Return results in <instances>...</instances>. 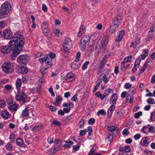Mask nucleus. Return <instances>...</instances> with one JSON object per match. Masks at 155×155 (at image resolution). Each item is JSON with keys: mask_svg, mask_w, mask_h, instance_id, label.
<instances>
[{"mask_svg": "<svg viewBox=\"0 0 155 155\" xmlns=\"http://www.w3.org/2000/svg\"><path fill=\"white\" fill-rule=\"evenodd\" d=\"M24 38L22 35H19L18 37L15 36L13 38V40L15 41L13 44V51L11 55V58L13 60L19 54L24 43Z\"/></svg>", "mask_w": 155, "mask_h": 155, "instance_id": "obj_1", "label": "nucleus"}, {"mask_svg": "<svg viewBox=\"0 0 155 155\" xmlns=\"http://www.w3.org/2000/svg\"><path fill=\"white\" fill-rule=\"evenodd\" d=\"M122 19V17L120 14H117L115 16L110 26V33H114L118 28L121 24Z\"/></svg>", "mask_w": 155, "mask_h": 155, "instance_id": "obj_2", "label": "nucleus"}, {"mask_svg": "<svg viewBox=\"0 0 155 155\" xmlns=\"http://www.w3.org/2000/svg\"><path fill=\"white\" fill-rule=\"evenodd\" d=\"M1 68L4 72L8 74H12L14 70L12 64L9 61L5 62L2 64Z\"/></svg>", "mask_w": 155, "mask_h": 155, "instance_id": "obj_3", "label": "nucleus"}, {"mask_svg": "<svg viewBox=\"0 0 155 155\" xmlns=\"http://www.w3.org/2000/svg\"><path fill=\"white\" fill-rule=\"evenodd\" d=\"M11 8L10 4L6 2L3 3L1 6L0 12L2 15L7 14L10 12Z\"/></svg>", "mask_w": 155, "mask_h": 155, "instance_id": "obj_4", "label": "nucleus"}, {"mask_svg": "<svg viewBox=\"0 0 155 155\" xmlns=\"http://www.w3.org/2000/svg\"><path fill=\"white\" fill-rule=\"evenodd\" d=\"M71 46L72 41L71 40L68 38H65L61 48L62 51L64 52L68 51L70 50Z\"/></svg>", "mask_w": 155, "mask_h": 155, "instance_id": "obj_5", "label": "nucleus"}, {"mask_svg": "<svg viewBox=\"0 0 155 155\" xmlns=\"http://www.w3.org/2000/svg\"><path fill=\"white\" fill-rule=\"evenodd\" d=\"M14 41L11 40L9 42V45H6L2 46L1 48V51L4 54H7L9 53L12 49L13 48V44L14 43Z\"/></svg>", "mask_w": 155, "mask_h": 155, "instance_id": "obj_6", "label": "nucleus"}, {"mask_svg": "<svg viewBox=\"0 0 155 155\" xmlns=\"http://www.w3.org/2000/svg\"><path fill=\"white\" fill-rule=\"evenodd\" d=\"M132 59V57L130 55H129L124 58V61L121 64L120 67L122 70L123 71L126 70L128 68L130 67V64H127L126 66H125V64L127 62H131Z\"/></svg>", "mask_w": 155, "mask_h": 155, "instance_id": "obj_7", "label": "nucleus"}, {"mask_svg": "<svg viewBox=\"0 0 155 155\" xmlns=\"http://www.w3.org/2000/svg\"><path fill=\"white\" fill-rule=\"evenodd\" d=\"M27 97V95L23 91L20 92L18 91L15 97L17 101H22L23 103L24 104L25 103V99Z\"/></svg>", "mask_w": 155, "mask_h": 155, "instance_id": "obj_8", "label": "nucleus"}, {"mask_svg": "<svg viewBox=\"0 0 155 155\" xmlns=\"http://www.w3.org/2000/svg\"><path fill=\"white\" fill-rule=\"evenodd\" d=\"M30 58L27 54H23L20 56L18 58V62L21 64H25L28 62Z\"/></svg>", "mask_w": 155, "mask_h": 155, "instance_id": "obj_9", "label": "nucleus"}, {"mask_svg": "<svg viewBox=\"0 0 155 155\" xmlns=\"http://www.w3.org/2000/svg\"><path fill=\"white\" fill-rule=\"evenodd\" d=\"M98 42L97 39L93 40L89 44V46L88 48V52L91 53L93 52L94 51V47L95 45V48H97V46L96 44Z\"/></svg>", "mask_w": 155, "mask_h": 155, "instance_id": "obj_10", "label": "nucleus"}, {"mask_svg": "<svg viewBox=\"0 0 155 155\" xmlns=\"http://www.w3.org/2000/svg\"><path fill=\"white\" fill-rule=\"evenodd\" d=\"M19 35H18V36L14 35L13 36L12 32L9 30H5L3 32V36L6 39H10L12 38V40L13 38L15 36L18 37Z\"/></svg>", "mask_w": 155, "mask_h": 155, "instance_id": "obj_11", "label": "nucleus"}, {"mask_svg": "<svg viewBox=\"0 0 155 155\" xmlns=\"http://www.w3.org/2000/svg\"><path fill=\"white\" fill-rule=\"evenodd\" d=\"M108 36L107 35L104 36L101 40V44L99 46L100 50H99L98 52L101 51L102 48L104 49L108 43Z\"/></svg>", "mask_w": 155, "mask_h": 155, "instance_id": "obj_12", "label": "nucleus"}, {"mask_svg": "<svg viewBox=\"0 0 155 155\" xmlns=\"http://www.w3.org/2000/svg\"><path fill=\"white\" fill-rule=\"evenodd\" d=\"M62 141L61 140H58L56 143L55 145H54L53 151V153H55L56 152L59 151L60 149V147L61 145Z\"/></svg>", "mask_w": 155, "mask_h": 155, "instance_id": "obj_13", "label": "nucleus"}, {"mask_svg": "<svg viewBox=\"0 0 155 155\" xmlns=\"http://www.w3.org/2000/svg\"><path fill=\"white\" fill-rule=\"evenodd\" d=\"M42 30L43 33L47 37L49 38H51V33L49 29H48L47 26H46L45 27H43L42 28Z\"/></svg>", "mask_w": 155, "mask_h": 155, "instance_id": "obj_14", "label": "nucleus"}, {"mask_svg": "<svg viewBox=\"0 0 155 155\" xmlns=\"http://www.w3.org/2000/svg\"><path fill=\"white\" fill-rule=\"evenodd\" d=\"M78 61L75 60L72 63L71 66V68L74 70H76L79 68L80 66V64L78 62Z\"/></svg>", "mask_w": 155, "mask_h": 155, "instance_id": "obj_15", "label": "nucleus"}, {"mask_svg": "<svg viewBox=\"0 0 155 155\" xmlns=\"http://www.w3.org/2000/svg\"><path fill=\"white\" fill-rule=\"evenodd\" d=\"M2 117L5 119H8L9 116V113L6 110H3L1 113Z\"/></svg>", "mask_w": 155, "mask_h": 155, "instance_id": "obj_16", "label": "nucleus"}, {"mask_svg": "<svg viewBox=\"0 0 155 155\" xmlns=\"http://www.w3.org/2000/svg\"><path fill=\"white\" fill-rule=\"evenodd\" d=\"M124 34V30H121L120 31L119 35L117 36V38L115 40V41L116 42H119L122 39Z\"/></svg>", "mask_w": 155, "mask_h": 155, "instance_id": "obj_17", "label": "nucleus"}, {"mask_svg": "<svg viewBox=\"0 0 155 155\" xmlns=\"http://www.w3.org/2000/svg\"><path fill=\"white\" fill-rule=\"evenodd\" d=\"M74 76L73 74L69 73L67 75L65 79L68 82L74 80Z\"/></svg>", "mask_w": 155, "mask_h": 155, "instance_id": "obj_18", "label": "nucleus"}, {"mask_svg": "<svg viewBox=\"0 0 155 155\" xmlns=\"http://www.w3.org/2000/svg\"><path fill=\"white\" fill-rule=\"evenodd\" d=\"M107 129L112 133H116L119 130L118 127L114 126H108L107 127Z\"/></svg>", "mask_w": 155, "mask_h": 155, "instance_id": "obj_19", "label": "nucleus"}, {"mask_svg": "<svg viewBox=\"0 0 155 155\" xmlns=\"http://www.w3.org/2000/svg\"><path fill=\"white\" fill-rule=\"evenodd\" d=\"M62 97L61 96H58L56 97V100L53 103V104L55 106H59L62 101Z\"/></svg>", "mask_w": 155, "mask_h": 155, "instance_id": "obj_20", "label": "nucleus"}, {"mask_svg": "<svg viewBox=\"0 0 155 155\" xmlns=\"http://www.w3.org/2000/svg\"><path fill=\"white\" fill-rule=\"evenodd\" d=\"M85 30V26L83 25H82L79 28V32L78 34V37H80L84 33Z\"/></svg>", "mask_w": 155, "mask_h": 155, "instance_id": "obj_21", "label": "nucleus"}, {"mask_svg": "<svg viewBox=\"0 0 155 155\" xmlns=\"http://www.w3.org/2000/svg\"><path fill=\"white\" fill-rule=\"evenodd\" d=\"M43 128L42 125H37L33 127L32 130L34 132H36L42 129Z\"/></svg>", "mask_w": 155, "mask_h": 155, "instance_id": "obj_22", "label": "nucleus"}, {"mask_svg": "<svg viewBox=\"0 0 155 155\" xmlns=\"http://www.w3.org/2000/svg\"><path fill=\"white\" fill-rule=\"evenodd\" d=\"M16 143L18 146L20 147H24L25 144L23 140L20 138H18L16 140Z\"/></svg>", "mask_w": 155, "mask_h": 155, "instance_id": "obj_23", "label": "nucleus"}, {"mask_svg": "<svg viewBox=\"0 0 155 155\" xmlns=\"http://www.w3.org/2000/svg\"><path fill=\"white\" fill-rule=\"evenodd\" d=\"M18 106L15 103L9 106L8 108L11 110L14 111H16L17 110Z\"/></svg>", "mask_w": 155, "mask_h": 155, "instance_id": "obj_24", "label": "nucleus"}, {"mask_svg": "<svg viewBox=\"0 0 155 155\" xmlns=\"http://www.w3.org/2000/svg\"><path fill=\"white\" fill-rule=\"evenodd\" d=\"M90 39V37L89 36L85 35L81 38L80 41L86 44Z\"/></svg>", "mask_w": 155, "mask_h": 155, "instance_id": "obj_25", "label": "nucleus"}, {"mask_svg": "<svg viewBox=\"0 0 155 155\" xmlns=\"http://www.w3.org/2000/svg\"><path fill=\"white\" fill-rule=\"evenodd\" d=\"M107 62V59L105 57L103 58L101 62V64L99 65V68L103 69V68L105 64Z\"/></svg>", "mask_w": 155, "mask_h": 155, "instance_id": "obj_26", "label": "nucleus"}, {"mask_svg": "<svg viewBox=\"0 0 155 155\" xmlns=\"http://www.w3.org/2000/svg\"><path fill=\"white\" fill-rule=\"evenodd\" d=\"M134 99V97L133 96L128 94L126 97V101L127 103H132L133 102Z\"/></svg>", "mask_w": 155, "mask_h": 155, "instance_id": "obj_27", "label": "nucleus"}, {"mask_svg": "<svg viewBox=\"0 0 155 155\" xmlns=\"http://www.w3.org/2000/svg\"><path fill=\"white\" fill-rule=\"evenodd\" d=\"M141 143L144 146H147L148 145V138L147 137L143 138L141 140Z\"/></svg>", "mask_w": 155, "mask_h": 155, "instance_id": "obj_28", "label": "nucleus"}, {"mask_svg": "<svg viewBox=\"0 0 155 155\" xmlns=\"http://www.w3.org/2000/svg\"><path fill=\"white\" fill-rule=\"evenodd\" d=\"M29 115L28 111L27 109L26 108L23 110L21 115L23 117H28Z\"/></svg>", "mask_w": 155, "mask_h": 155, "instance_id": "obj_29", "label": "nucleus"}, {"mask_svg": "<svg viewBox=\"0 0 155 155\" xmlns=\"http://www.w3.org/2000/svg\"><path fill=\"white\" fill-rule=\"evenodd\" d=\"M65 142L68 144L64 145V147L70 148L71 146L73 144V142L70 140L65 141Z\"/></svg>", "mask_w": 155, "mask_h": 155, "instance_id": "obj_30", "label": "nucleus"}, {"mask_svg": "<svg viewBox=\"0 0 155 155\" xmlns=\"http://www.w3.org/2000/svg\"><path fill=\"white\" fill-rule=\"evenodd\" d=\"M150 62V61H147L144 64L142 68L140 70V71L139 72V73L140 74H141L144 71L148 63Z\"/></svg>", "mask_w": 155, "mask_h": 155, "instance_id": "obj_31", "label": "nucleus"}, {"mask_svg": "<svg viewBox=\"0 0 155 155\" xmlns=\"http://www.w3.org/2000/svg\"><path fill=\"white\" fill-rule=\"evenodd\" d=\"M117 95L116 94H114L112 96V97L110 100V101L112 102L113 104L115 103L117 99Z\"/></svg>", "mask_w": 155, "mask_h": 155, "instance_id": "obj_32", "label": "nucleus"}, {"mask_svg": "<svg viewBox=\"0 0 155 155\" xmlns=\"http://www.w3.org/2000/svg\"><path fill=\"white\" fill-rule=\"evenodd\" d=\"M16 88L18 90H19V88L21 87V81L20 79H18L16 82Z\"/></svg>", "mask_w": 155, "mask_h": 155, "instance_id": "obj_33", "label": "nucleus"}, {"mask_svg": "<svg viewBox=\"0 0 155 155\" xmlns=\"http://www.w3.org/2000/svg\"><path fill=\"white\" fill-rule=\"evenodd\" d=\"M19 68L21 70V73L24 74H26L28 72V69L26 67L23 66H21Z\"/></svg>", "mask_w": 155, "mask_h": 155, "instance_id": "obj_34", "label": "nucleus"}, {"mask_svg": "<svg viewBox=\"0 0 155 155\" xmlns=\"http://www.w3.org/2000/svg\"><path fill=\"white\" fill-rule=\"evenodd\" d=\"M86 43L80 41L79 43L80 48L81 50L82 51H83L85 50L86 48Z\"/></svg>", "mask_w": 155, "mask_h": 155, "instance_id": "obj_35", "label": "nucleus"}, {"mask_svg": "<svg viewBox=\"0 0 155 155\" xmlns=\"http://www.w3.org/2000/svg\"><path fill=\"white\" fill-rule=\"evenodd\" d=\"M46 66L48 68L51 67L52 65L51 59L48 58V59H47V61L46 62Z\"/></svg>", "mask_w": 155, "mask_h": 155, "instance_id": "obj_36", "label": "nucleus"}, {"mask_svg": "<svg viewBox=\"0 0 155 155\" xmlns=\"http://www.w3.org/2000/svg\"><path fill=\"white\" fill-rule=\"evenodd\" d=\"M113 90L112 89L108 88L106 89L104 91V94L106 96H107L111 93H113Z\"/></svg>", "mask_w": 155, "mask_h": 155, "instance_id": "obj_37", "label": "nucleus"}, {"mask_svg": "<svg viewBox=\"0 0 155 155\" xmlns=\"http://www.w3.org/2000/svg\"><path fill=\"white\" fill-rule=\"evenodd\" d=\"M100 114L103 116L105 115L106 114L105 111L103 109L99 110L97 112V115L99 116Z\"/></svg>", "mask_w": 155, "mask_h": 155, "instance_id": "obj_38", "label": "nucleus"}, {"mask_svg": "<svg viewBox=\"0 0 155 155\" xmlns=\"http://www.w3.org/2000/svg\"><path fill=\"white\" fill-rule=\"evenodd\" d=\"M84 120L83 119H81L79 122L78 126L80 128H82L84 126Z\"/></svg>", "mask_w": 155, "mask_h": 155, "instance_id": "obj_39", "label": "nucleus"}, {"mask_svg": "<svg viewBox=\"0 0 155 155\" xmlns=\"http://www.w3.org/2000/svg\"><path fill=\"white\" fill-rule=\"evenodd\" d=\"M153 35V33L150 32H148V36L147 38L146 39V41H150V38H152Z\"/></svg>", "mask_w": 155, "mask_h": 155, "instance_id": "obj_40", "label": "nucleus"}, {"mask_svg": "<svg viewBox=\"0 0 155 155\" xmlns=\"http://www.w3.org/2000/svg\"><path fill=\"white\" fill-rule=\"evenodd\" d=\"M48 59V55H46V57H42L39 58V61L41 62H46Z\"/></svg>", "mask_w": 155, "mask_h": 155, "instance_id": "obj_41", "label": "nucleus"}, {"mask_svg": "<svg viewBox=\"0 0 155 155\" xmlns=\"http://www.w3.org/2000/svg\"><path fill=\"white\" fill-rule=\"evenodd\" d=\"M142 115V111H139L138 112L134 114V117L136 119H138L139 118L140 116Z\"/></svg>", "mask_w": 155, "mask_h": 155, "instance_id": "obj_42", "label": "nucleus"}, {"mask_svg": "<svg viewBox=\"0 0 155 155\" xmlns=\"http://www.w3.org/2000/svg\"><path fill=\"white\" fill-rule=\"evenodd\" d=\"M89 63V61H86L83 65L82 69L83 71L85 70L87 68V66Z\"/></svg>", "mask_w": 155, "mask_h": 155, "instance_id": "obj_43", "label": "nucleus"}, {"mask_svg": "<svg viewBox=\"0 0 155 155\" xmlns=\"http://www.w3.org/2000/svg\"><path fill=\"white\" fill-rule=\"evenodd\" d=\"M149 125H148L147 126H143L141 129V131L144 133L147 134V129L148 128V126Z\"/></svg>", "mask_w": 155, "mask_h": 155, "instance_id": "obj_44", "label": "nucleus"}, {"mask_svg": "<svg viewBox=\"0 0 155 155\" xmlns=\"http://www.w3.org/2000/svg\"><path fill=\"white\" fill-rule=\"evenodd\" d=\"M150 119L152 121L155 120V112H152L151 114Z\"/></svg>", "mask_w": 155, "mask_h": 155, "instance_id": "obj_45", "label": "nucleus"}, {"mask_svg": "<svg viewBox=\"0 0 155 155\" xmlns=\"http://www.w3.org/2000/svg\"><path fill=\"white\" fill-rule=\"evenodd\" d=\"M147 102L148 104H153L155 103L154 100L152 98H150L147 100Z\"/></svg>", "mask_w": 155, "mask_h": 155, "instance_id": "obj_46", "label": "nucleus"}, {"mask_svg": "<svg viewBox=\"0 0 155 155\" xmlns=\"http://www.w3.org/2000/svg\"><path fill=\"white\" fill-rule=\"evenodd\" d=\"M122 134L124 135L127 136L130 134V132L127 129L125 128L123 131Z\"/></svg>", "mask_w": 155, "mask_h": 155, "instance_id": "obj_47", "label": "nucleus"}, {"mask_svg": "<svg viewBox=\"0 0 155 155\" xmlns=\"http://www.w3.org/2000/svg\"><path fill=\"white\" fill-rule=\"evenodd\" d=\"M6 149L8 150L11 151L12 150V144H8L5 145Z\"/></svg>", "mask_w": 155, "mask_h": 155, "instance_id": "obj_48", "label": "nucleus"}, {"mask_svg": "<svg viewBox=\"0 0 155 155\" xmlns=\"http://www.w3.org/2000/svg\"><path fill=\"white\" fill-rule=\"evenodd\" d=\"M6 100L7 101V102L8 105H10L13 104V100L12 98H9Z\"/></svg>", "mask_w": 155, "mask_h": 155, "instance_id": "obj_49", "label": "nucleus"}, {"mask_svg": "<svg viewBox=\"0 0 155 155\" xmlns=\"http://www.w3.org/2000/svg\"><path fill=\"white\" fill-rule=\"evenodd\" d=\"M141 59L137 58L136 59V61L134 64V66H139L140 63Z\"/></svg>", "mask_w": 155, "mask_h": 155, "instance_id": "obj_50", "label": "nucleus"}, {"mask_svg": "<svg viewBox=\"0 0 155 155\" xmlns=\"http://www.w3.org/2000/svg\"><path fill=\"white\" fill-rule=\"evenodd\" d=\"M125 153H128L130 151V146H126L124 147Z\"/></svg>", "mask_w": 155, "mask_h": 155, "instance_id": "obj_51", "label": "nucleus"}, {"mask_svg": "<svg viewBox=\"0 0 155 155\" xmlns=\"http://www.w3.org/2000/svg\"><path fill=\"white\" fill-rule=\"evenodd\" d=\"M47 69V68H45L43 67L41 68L40 70V71L42 74V75H44L45 73L46 72H45V71Z\"/></svg>", "mask_w": 155, "mask_h": 155, "instance_id": "obj_52", "label": "nucleus"}, {"mask_svg": "<svg viewBox=\"0 0 155 155\" xmlns=\"http://www.w3.org/2000/svg\"><path fill=\"white\" fill-rule=\"evenodd\" d=\"M95 122V119L94 118H91L88 121V123L89 124H93Z\"/></svg>", "mask_w": 155, "mask_h": 155, "instance_id": "obj_53", "label": "nucleus"}, {"mask_svg": "<svg viewBox=\"0 0 155 155\" xmlns=\"http://www.w3.org/2000/svg\"><path fill=\"white\" fill-rule=\"evenodd\" d=\"M87 132V130L86 129L84 130H81L80 132V135L81 136H82L84 135Z\"/></svg>", "mask_w": 155, "mask_h": 155, "instance_id": "obj_54", "label": "nucleus"}, {"mask_svg": "<svg viewBox=\"0 0 155 155\" xmlns=\"http://www.w3.org/2000/svg\"><path fill=\"white\" fill-rule=\"evenodd\" d=\"M148 131L152 133H154L155 132V127L153 126H151L150 127L148 128Z\"/></svg>", "mask_w": 155, "mask_h": 155, "instance_id": "obj_55", "label": "nucleus"}, {"mask_svg": "<svg viewBox=\"0 0 155 155\" xmlns=\"http://www.w3.org/2000/svg\"><path fill=\"white\" fill-rule=\"evenodd\" d=\"M103 80L104 81L105 84H106L109 81V79L107 78L106 75L104 74V76L103 77Z\"/></svg>", "mask_w": 155, "mask_h": 155, "instance_id": "obj_56", "label": "nucleus"}, {"mask_svg": "<svg viewBox=\"0 0 155 155\" xmlns=\"http://www.w3.org/2000/svg\"><path fill=\"white\" fill-rule=\"evenodd\" d=\"M155 58V52H153V53L151 55V58L150 60L148 61H150V63H151L152 61L153 60L154 58Z\"/></svg>", "mask_w": 155, "mask_h": 155, "instance_id": "obj_57", "label": "nucleus"}, {"mask_svg": "<svg viewBox=\"0 0 155 155\" xmlns=\"http://www.w3.org/2000/svg\"><path fill=\"white\" fill-rule=\"evenodd\" d=\"M80 146V144L78 143L76 146H73V149L76 151H77L79 148Z\"/></svg>", "mask_w": 155, "mask_h": 155, "instance_id": "obj_58", "label": "nucleus"}, {"mask_svg": "<svg viewBox=\"0 0 155 155\" xmlns=\"http://www.w3.org/2000/svg\"><path fill=\"white\" fill-rule=\"evenodd\" d=\"M15 138V136L14 134H11L9 137V139L11 142L13 143L14 142V139Z\"/></svg>", "mask_w": 155, "mask_h": 155, "instance_id": "obj_59", "label": "nucleus"}, {"mask_svg": "<svg viewBox=\"0 0 155 155\" xmlns=\"http://www.w3.org/2000/svg\"><path fill=\"white\" fill-rule=\"evenodd\" d=\"M5 102L2 100H0V107H3L5 106Z\"/></svg>", "mask_w": 155, "mask_h": 155, "instance_id": "obj_60", "label": "nucleus"}, {"mask_svg": "<svg viewBox=\"0 0 155 155\" xmlns=\"http://www.w3.org/2000/svg\"><path fill=\"white\" fill-rule=\"evenodd\" d=\"M54 33L56 36H58L59 35L60 31L58 29H56L54 30Z\"/></svg>", "mask_w": 155, "mask_h": 155, "instance_id": "obj_61", "label": "nucleus"}, {"mask_svg": "<svg viewBox=\"0 0 155 155\" xmlns=\"http://www.w3.org/2000/svg\"><path fill=\"white\" fill-rule=\"evenodd\" d=\"M131 86V84H130L129 83H126L124 86V87L126 89H128L130 88Z\"/></svg>", "mask_w": 155, "mask_h": 155, "instance_id": "obj_62", "label": "nucleus"}, {"mask_svg": "<svg viewBox=\"0 0 155 155\" xmlns=\"http://www.w3.org/2000/svg\"><path fill=\"white\" fill-rule=\"evenodd\" d=\"M77 99V95L75 94L74 96L71 98V100L72 101H76Z\"/></svg>", "mask_w": 155, "mask_h": 155, "instance_id": "obj_63", "label": "nucleus"}, {"mask_svg": "<svg viewBox=\"0 0 155 155\" xmlns=\"http://www.w3.org/2000/svg\"><path fill=\"white\" fill-rule=\"evenodd\" d=\"M81 56V53L78 51L77 53V54L76 55V61H79V59H78Z\"/></svg>", "mask_w": 155, "mask_h": 155, "instance_id": "obj_64", "label": "nucleus"}]
</instances>
